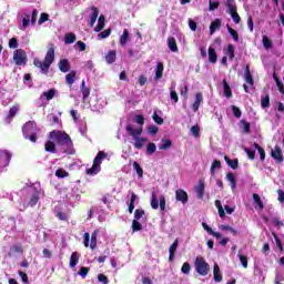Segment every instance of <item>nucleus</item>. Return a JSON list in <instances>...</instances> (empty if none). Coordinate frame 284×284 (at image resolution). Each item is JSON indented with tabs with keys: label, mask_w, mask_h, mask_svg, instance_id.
<instances>
[{
	"label": "nucleus",
	"mask_w": 284,
	"mask_h": 284,
	"mask_svg": "<svg viewBox=\"0 0 284 284\" xmlns=\"http://www.w3.org/2000/svg\"><path fill=\"white\" fill-rule=\"evenodd\" d=\"M81 92L83 101H85L90 97V88L85 87V80H83L81 83Z\"/></svg>",
	"instance_id": "nucleus-33"
},
{
	"label": "nucleus",
	"mask_w": 284,
	"mask_h": 284,
	"mask_svg": "<svg viewBox=\"0 0 284 284\" xmlns=\"http://www.w3.org/2000/svg\"><path fill=\"white\" fill-rule=\"evenodd\" d=\"M239 258H240V263H242V266L244 267V270H247V256L240 254Z\"/></svg>",
	"instance_id": "nucleus-64"
},
{
	"label": "nucleus",
	"mask_w": 284,
	"mask_h": 284,
	"mask_svg": "<svg viewBox=\"0 0 284 284\" xmlns=\"http://www.w3.org/2000/svg\"><path fill=\"white\" fill-rule=\"evenodd\" d=\"M262 43L265 50H272L274 48V43L272 40H270V38H267V36L262 37Z\"/></svg>",
	"instance_id": "nucleus-29"
},
{
	"label": "nucleus",
	"mask_w": 284,
	"mask_h": 284,
	"mask_svg": "<svg viewBox=\"0 0 284 284\" xmlns=\"http://www.w3.org/2000/svg\"><path fill=\"white\" fill-rule=\"evenodd\" d=\"M229 14H231L234 23L236 24L241 23V16H239V12L236 11V9L229 11Z\"/></svg>",
	"instance_id": "nucleus-45"
},
{
	"label": "nucleus",
	"mask_w": 284,
	"mask_h": 284,
	"mask_svg": "<svg viewBox=\"0 0 284 284\" xmlns=\"http://www.w3.org/2000/svg\"><path fill=\"white\" fill-rule=\"evenodd\" d=\"M105 61L109 64H112L116 61V51L115 50H111L108 52V54L105 55Z\"/></svg>",
	"instance_id": "nucleus-25"
},
{
	"label": "nucleus",
	"mask_w": 284,
	"mask_h": 284,
	"mask_svg": "<svg viewBox=\"0 0 284 284\" xmlns=\"http://www.w3.org/2000/svg\"><path fill=\"white\" fill-rule=\"evenodd\" d=\"M99 237V231H93L91 234L90 250H97V239Z\"/></svg>",
	"instance_id": "nucleus-34"
},
{
	"label": "nucleus",
	"mask_w": 284,
	"mask_h": 284,
	"mask_svg": "<svg viewBox=\"0 0 284 284\" xmlns=\"http://www.w3.org/2000/svg\"><path fill=\"white\" fill-rule=\"evenodd\" d=\"M219 6H221L220 1L212 2V0L209 1V10L210 12H214V10H219Z\"/></svg>",
	"instance_id": "nucleus-52"
},
{
	"label": "nucleus",
	"mask_w": 284,
	"mask_h": 284,
	"mask_svg": "<svg viewBox=\"0 0 284 284\" xmlns=\"http://www.w3.org/2000/svg\"><path fill=\"white\" fill-rule=\"evenodd\" d=\"M201 103H203V94L201 92L195 93V101L192 104L193 112H199V108H201Z\"/></svg>",
	"instance_id": "nucleus-12"
},
{
	"label": "nucleus",
	"mask_w": 284,
	"mask_h": 284,
	"mask_svg": "<svg viewBox=\"0 0 284 284\" xmlns=\"http://www.w3.org/2000/svg\"><path fill=\"white\" fill-rule=\"evenodd\" d=\"M172 148V140L162 139V144L159 145V150H170Z\"/></svg>",
	"instance_id": "nucleus-36"
},
{
	"label": "nucleus",
	"mask_w": 284,
	"mask_h": 284,
	"mask_svg": "<svg viewBox=\"0 0 284 284\" xmlns=\"http://www.w3.org/2000/svg\"><path fill=\"white\" fill-rule=\"evenodd\" d=\"M240 123L243 125L244 134H250V128H251L250 122H247L245 120H241Z\"/></svg>",
	"instance_id": "nucleus-57"
},
{
	"label": "nucleus",
	"mask_w": 284,
	"mask_h": 284,
	"mask_svg": "<svg viewBox=\"0 0 284 284\" xmlns=\"http://www.w3.org/2000/svg\"><path fill=\"white\" fill-rule=\"evenodd\" d=\"M155 79H163V62H158Z\"/></svg>",
	"instance_id": "nucleus-41"
},
{
	"label": "nucleus",
	"mask_w": 284,
	"mask_h": 284,
	"mask_svg": "<svg viewBox=\"0 0 284 284\" xmlns=\"http://www.w3.org/2000/svg\"><path fill=\"white\" fill-rule=\"evenodd\" d=\"M78 274H79V276H81V278H85V276H88V274H90V267H88V266L80 267Z\"/></svg>",
	"instance_id": "nucleus-50"
},
{
	"label": "nucleus",
	"mask_w": 284,
	"mask_h": 284,
	"mask_svg": "<svg viewBox=\"0 0 284 284\" xmlns=\"http://www.w3.org/2000/svg\"><path fill=\"white\" fill-rule=\"evenodd\" d=\"M54 63V47H50L44 57V61H41L39 58L33 60V65L40 68L42 74H48L50 67Z\"/></svg>",
	"instance_id": "nucleus-2"
},
{
	"label": "nucleus",
	"mask_w": 284,
	"mask_h": 284,
	"mask_svg": "<svg viewBox=\"0 0 284 284\" xmlns=\"http://www.w3.org/2000/svg\"><path fill=\"white\" fill-rule=\"evenodd\" d=\"M79 263V253L78 252H73L70 256V267L74 268L77 267V264Z\"/></svg>",
	"instance_id": "nucleus-30"
},
{
	"label": "nucleus",
	"mask_w": 284,
	"mask_h": 284,
	"mask_svg": "<svg viewBox=\"0 0 284 284\" xmlns=\"http://www.w3.org/2000/svg\"><path fill=\"white\" fill-rule=\"evenodd\" d=\"M175 199H176V201H179L180 203L185 205V203H187V201H190V195H187V192H185V190L178 189L175 191Z\"/></svg>",
	"instance_id": "nucleus-9"
},
{
	"label": "nucleus",
	"mask_w": 284,
	"mask_h": 284,
	"mask_svg": "<svg viewBox=\"0 0 284 284\" xmlns=\"http://www.w3.org/2000/svg\"><path fill=\"white\" fill-rule=\"evenodd\" d=\"M12 161V153L8 150H0V168H8Z\"/></svg>",
	"instance_id": "nucleus-6"
},
{
	"label": "nucleus",
	"mask_w": 284,
	"mask_h": 284,
	"mask_svg": "<svg viewBox=\"0 0 284 284\" xmlns=\"http://www.w3.org/2000/svg\"><path fill=\"white\" fill-rule=\"evenodd\" d=\"M195 192L197 199H203V196H205V182L203 180H199V184L195 186Z\"/></svg>",
	"instance_id": "nucleus-11"
},
{
	"label": "nucleus",
	"mask_w": 284,
	"mask_h": 284,
	"mask_svg": "<svg viewBox=\"0 0 284 284\" xmlns=\"http://www.w3.org/2000/svg\"><path fill=\"white\" fill-rule=\"evenodd\" d=\"M41 97H45L47 101H52V99L57 97V89H50L49 91H44Z\"/></svg>",
	"instance_id": "nucleus-27"
},
{
	"label": "nucleus",
	"mask_w": 284,
	"mask_h": 284,
	"mask_svg": "<svg viewBox=\"0 0 284 284\" xmlns=\"http://www.w3.org/2000/svg\"><path fill=\"white\" fill-rule=\"evenodd\" d=\"M58 68L60 72H70V61L68 59H62L58 63Z\"/></svg>",
	"instance_id": "nucleus-13"
},
{
	"label": "nucleus",
	"mask_w": 284,
	"mask_h": 284,
	"mask_svg": "<svg viewBox=\"0 0 284 284\" xmlns=\"http://www.w3.org/2000/svg\"><path fill=\"white\" fill-rule=\"evenodd\" d=\"M13 61L16 65H26L28 63V55L23 49H17L13 53Z\"/></svg>",
	"instance_id": "nucleus-5"
},
{
	"label": "nucleus",
	"mask_w": 284,
	"mask_h": 284,
	"mask_svg": "<svg viewBox=\"0 0 284 284\" xmlns=\"http://www.w3.org/2000/svg\"><path fill=\"white\" fill-rule=\"evenodd\" d=\"M105 28V17L100 16L98 19V26L94 28V32H101Z\"/></svg>",
	"instance_id": "nucleus-28"
},
{
	"label": "nucleus",
	"mask_w": 284,
	"mask_h": 284,
	"mask_svg": "<svg viewBox=\"0 0 284 284\" xmlns=\"http://www.w3.org/2000/svg\"><path fill=\"white\" fill-rule=\"evenodd\" d=\"M271 156L272 159H274V161H277V163H283L284 161L283 151L278 145H276L274 150L271 152Z\"/></svg>",
	"instance_id": "nucleus-10"
},
{
	"label": "nucleus",
	"mask_w": 284,
	"mask_h": 284,
	"mask_svg": "<svg viewBox=\"0 0 284 284\" xmlns=\"http://www.w3.org/2000/svg\"><path fill=\"white\" fill-rule=\"evenodd\" d=\"M108 159V153L104 151L98 152L97 156L93 160V164L90 169H87V174L89 176H94V174H99L101 172V164L103 163V160Z\"/></svg>",
	"instance_id": "nucleus-3"
},
{
	"label": "nucleus",
	"mask_w": 284,
	"mask_h": 284,
	"mask_svg": "<svg viewBox=\"0 0 284 284\" xmlns=\"http://www.w3.org/2000/svg\"><path fill=\"white\" fill-rule=\"evenodd\" d=\"M146 132H148L149 134H151L152 136H156V134H158V132H159V126H156V125H150V126H148Z\"/></svg>",
	"instance_id": "nucleus-54"
},
{
	"label": "nucleus",
	"mask_w": 284,
	"mask_h": 284,
	"mask_svg": "<svg viewBox=\"0 0 284 284\" xmlns=\"http://www.w3.org/2000/svg\"><path fill=\"white\" fill-rule=\"evenodd\" d=\"M145 215V211L142 209H136L134 211V221H141V219H143V216Z\"/></svg>",
	"instance_id": "nucleus-49"
},
{
	"label": "nucleus",
	"mask_w": 284,
	"mask_h": 284,
	"mask_svg": "<svg viewBox=\"0 0 284 284\" xmlns=\"http://www.w3.org/2000/svg\"><path fill=\"white\" fill-rule=\"evenodd\" d=\"M275 79V83L277 85V90L278 92H281V94H284V85L283 82H281V80H278V78L276 77V74L273 75Z\"/></svg>",
	"instance_id": "nucleus-56"
},
{
	"label": "nucleus",
	"mask_w": 284,
	"mask_h": 284,
	"mask_svg": "<svg viewBox=\"0 0 284 284\" xmlns=\"http://www.w3.org/2000/svg\"><path fill=\"white\" fill-rule=\"evenodd\" d=\"M253 201H254V203H256V205L260 207V210H265V205L263 204V201L261 200V195L254 193Z\"/></svg>",
	"instance_id": "nucleus-40"
},
{
	"label": "nucleus",
	"mask_w": 284,
	"mask_h": 284,
	"mask_svg": "<svg viewBox=\"0 0 284 284\" xmlns=\"http://www.w3.org/2000/svg\"><path fill=\"white\" fill-rule=\"evenodd\" d=\"M226 180L231 182L232 190H236V176H234V173H226Z\"/></svg>",
	"instance_id": "nucleus-38"
},
{
	"label": "nucleus",
	"mask_w": 284,
	"mask_h": 284,
	"mask_svg": "<svg viewBox=\"0 0 284 284\" xmlns=\"http://www.w3.org/2000/svg\"><path fill=\"white\" fill-rule=\"evenodd\" d=\"M74 81H77V71H71L65 75L67 85H73Z\"/></svg>",
	"instance_id": "nucleus-20"
},
{
	"label": "nucleus",
	"mask_w": 284,
	"mask_h": 284,
	"mask_svg": "<svg viewBox=\"0 0 284 284\" xmlns=\"http://www.w3.org/2000/svg\"><path fill=\"white\" fill-rule=\"evenodd\" d=\"M224 161L231 166L232 170L239 169V159L232 160L229 156H224Z\"/></svg>",
	"instance_id": "nucleus-31"
},
{
	"label": "nucleus",
	"mask_w": 284,
	"mask_h": 284,
	"mask_svg": "<svg viewBox=\"0 0 284 284\" xmlns=\"http://www.w3.org/2000/svg\"><path fill=\"white\" fill-rule=\"evenodd\" d=\"M133 141H135L133 143V146L135 148V150H141L143 148V144L148 143V138L138 136V138H134Z\"/></svg>",
	"instance_id": "nucleus-17"
},
{
	"label": "nucleus",
	"mask_w": 284,
	"mask_h": 284,
	"mask_svg": "<svg viewBox=\"0 0 284 284\" xmlns=\"http://www.w3.org/2000/svg\"><path fill=\"white\" fill-rule=\"evenodd\" d=\"M132 230L133 232H141V230H143V225L140 224L139 220H133Z\"/></svg>",
	"instance_id": "nucleus-51"
},
{
	"label": "nucleus",
	"mask_w": 284,
	"mask_h": 284,
	"mask_svg": "<svg viewBox=\"0 0 284 284\" xmlns=\"http://www.w3.org/2000/svg\"><path fill=\"white\" fill-rule=\"evenodd\" d=\"M136 199H139V196H136L135 193H132L130 204H129V213L130 214H132V212H134V203H136Z\"/></svg>",
	"instance_id": "nucleus-43"
},
{
	"label": "nucleus",
	"mask_w": 284,
	"mask_h": 284,
	"mask_svg": "<svg viewBox=\"0 0 284 284\" xmlns=\"http://www.w3.org/2000/svg\"><path fill=\"white\" fill-rule=\"evenodd\" d=\"M227 28V32L229 34H231L232 39H234V41H239V32H236V30H234L232 27H230V24L226 26Z\"/></svg>",
	"instance_id": "nucleus-48"
},
{
	"label": "nucleus",
	"mask_w": 284,
	"mask_h": 284,
	"mask_svg": "<svg viewBox=\"0 0 284 284\" xmlns=\"http://www.w3.org/2000/svg\"><path fill=\"white\" fill-rule=\"evenodd\" d=\"M154 152H156V144L154 142H150L148 145H146V154L149 156H152V154H154Z\"/></svg>",
	"instance_id": "nucleus-42"
},
{
	"label": "nucleus",
	"mask_w": 284,
	"mask_h": 284,
	"mask_svg": "<svg viewBox=\"0 0 284 284\" xmlns=\"http://www.w3.org/2000/svg\"><path fill=\"white\" fill-rule=\"evenodd\" d=\"M244 152H246L247 158H248L251 161H254V160L256 159V151L246 148V149H244Z\"/></svg>",
	"instance_id": "nucleus-55"
},
{
	"label": "nucleus",
	"mask_w": 284,
	"mask_h": 284,
	"mask_svg": "<svg viewBox=\"0 0 284 284\" xmlns=\"http://www.w3.org/2000/svg\"><path fill=\"white\" fill-rule=\"evenodd\" d=\"M19 112V105H13L10 110L9 113L7 115V121L8 123H10V121H12V119H14V116H17Z\"/></svg>",
	"instance_id": "nucleus-21"
},
{
	"label": "nucleus",
	"mask_w": 284,
	"mask_h": 284,
	"mask_svg": "<svg viewBox=\"0 0 284 284\" xmlns=\"http://www.w3.org/2000/svg\"><path fill=\"white\" fill-rule=\"evenodd\" d=\"M39 203V194H33L29 201V206L34 207Z\"/></svg>",
	"instance_id": "nucleus-58"
},
{
	"label": "nucleus",
	"mask_w": 284,
	"mask_h": 284,
	"mask_svg": "<svg viewBox=\"0 0 284 284\" xmlns=\"http://www.w3.org/2000/svg\"><path fill=\"white\" fill-rule=\"evenodd\" d=\"M223 89H224V97L226 99H232V88H230V84L227 83V80H223Z\"/></svg>",
	"instance_id": "nucleus-26"
},
{
	"label": "nucleus",
	"mask_w": 284,
	"mask_h": 284,
	"mask_svg": "<svg viewBox=\"0 0 284 284\" xmlns=\"http://www.w3.org/2000/svg\"><path fill=\"white\" fill-rule=\"evenodd\" d=\"M226 8L229 9V12H231L232 10H236V1L226 0Z\"/></svg>",
	"instance_id": "nucleus-60"
},
{
	"label": "nucleus",
	"mask_w": 284,
	"mask_h": 284,
	"mask_svg": "<svg viewBox=\"0 0 284 284\" xmlns=\"http://www.w3.org/2000/svg\"><path fill=\"white\" fill-rule=\"evenodd\" d=\"M245 81L248 83V85H254V78L252 77V73L250 72V65H246L245 69Z\"/></svg>",
	"instance_id": "nucleus-32"
},
{
	"label": "nucleus",
	"mask_w": 284,
	"mask_h": 284,
	"mask_svg": "<svg viewBox=\"0 0 284 284\" xmlns=\"http://www.w3.org/2000/svg\"><path fill=\"white\" fill-rule=\"evenodd\" d=\"M234 52H235L234 44H229L226 54H229V58L231 61H234Z\"/></svg>",
	"instance_id": "nucleus-53"
},
{
	"label": "nucleus",
	"mask_w": 284,
	"mask_h": 284,
	"mask_svg": "<svg viewBox=\"0 0 284 284\" xmlns=\"http://www.w3.org/2000/svg\"><path fill=\"white\" fill-rule=\"evenodd\" d=\"M55 176L58 179H68V176H70V173H68V171L63 170V169H58L55 171Z\"/></svg>",
	"instance_id": "nucleus-44"
},
{
	"label": "nucleus",
	"mask_w": 284,
	"mask_h": 284,
	"mask_svg": "<svg viewBox=\"0 0 284 284\" xmlns=\"http://www.w3.org/2000/svg\"><path fill=\"white\" fill-rule=\"evenodd\" d=\"M213 278L215 283H221V281H223V275H221V267H219V264H214L213 266Z\"/></svg>",
	"instance_id": "nucleus-14"
},
{
	"label": "nucleus",
	"mask_w": 284,
	"mask_h": 284,
	"mask_svg": "<svg viewBox=\"0 0 284 284\" xmlns=\"http://www.w3.org/2000/svg\"><path fill=\"white\" fill-rule=\"evenodd\" d=\"M195 272L200 274V276H207L210 274V264L205 262V257L197 256L195 258Z\"/></svg>",
	"instance_id": "nucleus-4"
},
{
	"label": "nucleus",
	"mask_w": 284,
	"mask_h": 284,
	"mask_svg": "<svg viewBox=\"0 0 284 284\" xmlns=\"http://www.w3.org/2000/svg\"><path fill=\"white\" fill-rule=\"evenodd\" d=\"M151 207L152 210H159V200L156 199V193L154 192H152Z\"/></svg>",
	"instance_id": "nucleus-47"
},
{
	"label": "nucleus",
	"mask_w": 284,
	"mask_h": 284,
	"mask_svg": "<svg viewBox=\"0 0 284 284\" xmlns=\"http://www.w3.org/2000/svg\"><path fill=\"white\" fill-rule=\"evenodd\" d=\"M128 41H130V31L124 29L122 36L120 37V45H128Z\"/></svg>",
	"instance_id": "nucleus-23"
},
{
	"label": "nucleus",
	"mask_w": 284,
	"mask_h": 284,
	"mask_svg": "<svg viewBox=\"0 0 284 284\" xmlns=\"http://www.w3.org/2000/svg\"><path fill=\"white\" fill-rule=\"evenodd\" d=\"M261 108L262 110H266V108H270V94L261 97Z\"/></svg>",
	"instance_id": "nucleus-37"
},
{
	"label": "nucleus",
	"mask_w": 284,
	"mask_h": 284,
	"mask_svg": "<svg viewBox=\"0 0 284 284\" xmlns=\"http://www.w3.org/2000/svg\"><path fill=\"white\" fill-rule=\"evenodd\" d=\"M50 19V14L48 13H41L40 19L38 21L39 26H42V23H45Z\"/></svg>",
	"instance_id": "nucleus-63"
},
{
	"label": "nucleus",
	"mask_w": 284,
	"mask_h": 284,
	"mask_svg": "<svg viewBox=\"0 0 284 284\" xmlns=\"http://www.w3.org/2000/svg\"><path fill=\"white\" fill-rule=\"evenodd\" d=\"M23 136L37 133V122L29 121L22 126Z\"/></svg>",
	"instance_id": "nucleus-7"
},
{
	"label": "nucleus",
	"mask_w": 284,
	"mask_h": 284,
	"mask_svg": "<svg viewBox=\"0 0 284 284\" xmlns=\"http://www.w3.org/2000/svg\"><path fill=\"white\" fill-rule=\"evenodd\" d=\"M191 270H192V266L187 262L183 263L181 267L182 274H190Z\"/></svg>",
	"instance_id": "nucleus-62"
},
{
	"label": "nucleus",
	"mask_w": 284,
	"mask_h": 284,
	"mask_svg": "<svg viewBox=\"0 0 284 284\" xmlns=\"http://www.w3.org/2000/svg\"><path fill=\"white\" fill-rule=\"evenodd\" d=\"M216 30H221V19H215L210 24V34H214Z\"/></svg>",
	"instance_id": "nucleus-18"
},
{
	"label": "nucleus",
	"mask_w": 284,
	"mask_h": 284,
	"mask_svg": "<svg viewBox=\"0 0 284 284\" xmlns=\"http://www.w3.org/2000/svg\"><path fill=\"white\" fill-rule=\"evenodd\" d=\"M133 170H135L140 179L143 178V168H141V164H139V162H133Z\"/></svg>",
	"instance_id": "nucleus-46"
},
{
	"label": "nucleus",
	"mask_w": 284,
	"mask_h": 284,
	"mask_svg": "<svg viewBox=\"0 0 284 284\" xmlns=\"http://www.w3.org/2000/svg\"><path fill=\"white\" fill-rule=\"evenodd\" d=\"M110 34H112V29H106L104 31H102L101 33L98 34L99 39H108V37H110Z\"/></svg>",
	"instance_id": "nucleus-61"
},
{
	"label": "nucleus",
	"mask_w": 284,
	"mask_h": 284,
	"mask_svg": "<svg viewBox=\"0 0 284 284\" xmlns=\"http://www.w3.org/2000/svg\"><path fill=\"white\" fill-rule=\"evenodd\" d=\"M217 59H219V55L216 54V49L210 47L209 48V61H210V63H216Z\"/></svg>",
	"instance_id": "nucleus-22"
},
{
	"label": "nucleus",
	"mask_w": 284,
	"mask_h": 284,
	"mask_svg": "<svg viewBox=\"0 0 284 284\" xmlns=\"http://www.w3.org/2000/svg\"><path fill=\"white\" fill-rule=\"evenodd\" d=\"M221 162L219 160H213L212 165H211V174L214 176L216 174V170H221Z\"/></svg>",
	"instance_id": "nucleus-39"
},
{
	"label": "nucleus",
	"mask_w": 284,
	"mask_h": 284,
	"mask_svg": "<svg viewBox=\"0 0 284 284\" xmlns=\"http://www.w3.org/2000/svg\"><path fill=\"white\" fill-rule=\"evenodd\" d=\"M50 139H53L55 141L57 145L62 148L64 152L70 154V151L72 149V138H70V134H68L65 131H57L53 130L50 132Z\"/></svg>",
	"instance_id": "nucleus-1"
},
{
	"label": "nucleus",
	"mask_w": 284,
	"mask_h": 284,
	"mask_svg": "<svg viewBox=\"0 0 284 284\" xmlns=\"http://www.w3.org/2000/svg\"><path fill=\"white\" fill-rule=\"evenodd\" d=\"M92 14L90 16V27L93 28L94 23H97V19H99V9L97 7H92Z\"/></svg>",
	"instance_id": "nucleus-16"
},
{
	"label": "nucleus",
	"mask_w": 284,
	"mask_h": 284,
	"mask_svg": "<svg viewBox=\"0 0 284 284\" xmlns=\"http://www.w3.org/2000/svg\"><path fill=\"white\" fill-rule=\"evenodd\" d=\"M74 41H77V34H74V33H67L64 36V43L67 45H70L72 43H74Z\"/></svg>",
	"instance_id": "nucleus-35"
},
{
	"label": "nucleus",
	"mask_w": 284,
	"mask_h": 284,
	"mask_svg": "<svg viewBox=\"0 0 284 284\" xmlns=\"http://www.w3.org/2000/svg\"><path fill=\"white\" fill-rule=\"evenodd\" d=\"M126 133L129 136H132V139H138L141 134H143V126H140L138 129H134L132 124H128L125 126Z\"/></svg>",
	"instance_id": "nucleus-8"
},
{
	"label": "nucleus",
	"mask_w": 284,
	"mask_h": 284,
	"mask_svg": "<svg viewBox=\"0 0 284 284\" xmlns=\"http://www.w3.org/2000/svg\"><path fill=\"white\" fill-rule=\"evenodd\" d=\"M9 48L17 50V48H19V40H17V38H11L9 40Z\"/></svg>",
	"instance_id": "nucleus-59"
},
{
	"label": "nucleus",
	"mask_w": 284,
	"mask_h": 284,
	"mask_svg": "<svg viewBox=\"0 0 284 284\" xmlns=\"http://www.w3.org/2000/svg\"><path fill=\"white\" fill-rule=\"evenodd\" d=\"M168 45L171 52H179V45H176V39L174 37L168 39Z\"/></svg>",
	"instance_id": "nucleus-24"
},
{
	"label": "nucleus",
	"mask_w": 284,
	"mask_h": 284,
	"mask_svg": "<svg viewBox=\"0 0 284 284\" xmlns=\"http://www.w3.org/2000/svg\"><path fill=\"white\" fill-rule=\"evenodd\" d=\"M45 152H51V154H57V144L54 142L48 140L44 144Z\"/></svg>",
	"instance_id": "nucleus-19"
},
{
	"label": "nucleus",
	"mask_w": 284,
	"mask_h": 284,
	"mask_svg": "<svg viewBox=\"0 0 284 284\" xmlns=\"http://www.w3.org/2000/svg\"><path fill=\"white\" fill-rule=\"evenodd\" d=\"M14 254H23V246L21 244H14L10 247L8 256L12 257Z\"/></svg>",
	"instance_id": "nucleus-15"
}]
</instances>
